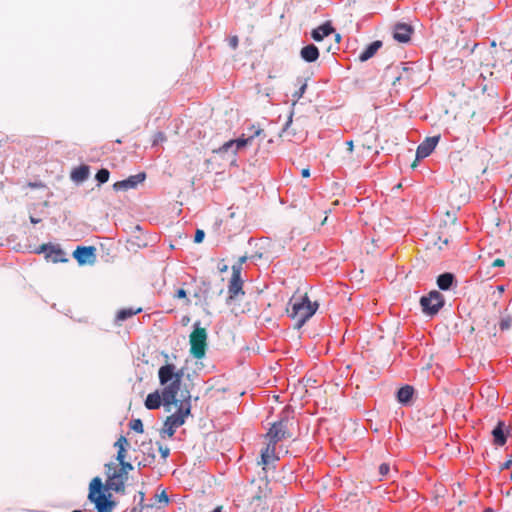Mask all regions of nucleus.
<instances>
[{
  "label": "nucleus",
  "instance_id": "29",
  "mask_svg": "<svg viewBox=\"0 0 512 512\" xmlns=\"http://www.w3.org/2000/svg\"><path fill=\"white\" fill-rule=\"evenodd\" d=\"M129 426H130V429H132L133 431H135L137 433L144 432L143 423L140 419H133L132 421H130Z\"/></svg>",
  "mask_w": 512,
  "mask_h": 512
},
{
  "label": "nucleus",
  "instance_id": "1",
  "mask_svg": "<svg viewBox=\"0 0 512 512\" xmlns=\"http://www.w3.org/2000/svg\"><path fill=\"white\" fill-rule=\"evenodd\" d=\"M183 369H177L172 363H166L158 370V378L163 386L162 398L166 406L190 403V391L182 384Z\"/></svg>",
  "mask_w": 512,
  "mask_h": 512
},
{
  "label": "nucleus",
  "instance_id": "5",
  "mask_svg": "<svg viewBox=\"0 0 512 512\" xmlns=\"http://www.w3.org/2000/svg\"><path fill=\"white\" fill-rule=\"evenodd\" d=\"M207 332L203 327H199L198 323L190 334V353L196 359H201L206 353Z\"/></svg>",
  "mask_w": 512,
  "mask_h": 512
},
{
  "label": "nucleus",
  "instance_id": "40",
  "mask_svg": "<svg viewBox=\"0 0 512 512\" xmlns=\"http://www.w3.org/2000/svg\"><path fill=\"white\" fill-rule=\"evenodd\" d=\"M512 467V454L510 455L509 459L501 464L500 469L505 470Z\"/></svg>",
  "mask_w": 512,
  "mask_h": 512
},
{
  "label": "nucleus",
  "instance_id": "37",
  "mask_svg": "<svg viewBox=\"0 0 512 512\" xmlns=\"http://www.w3.org/2000/svg\"><path fill=\"white\" fill-rule=\"evenodd\" d=\"M205 233L203 230L198 229L196 230L195 236H194V242L195 243H201L204 239Z\"/></svg>",
  "mask_w": 512,
  "mask_h": 512
},
{
  "label": "nucleus",
  "instance_id": "21",
  "mask_svg": "<svg viewBox=\"0 0 512 512\" xmlns=\"http://www.w3.org/2000/svg\"><path fill=\"white\" fill-rule=\"evenodd\" d=\"M162 401V393L159 394L158 391H155L147 395L145 406L149 410L158 409L161 406Z\"/></svg>",
  "mask_w": 512,
  "mask_h": 512
},
{
  "label": "nucleus",
  "instance_id": "28",
  "mask_svg": "<svg viewBox=\"0 0 512 512\" xmlns=\"http://www.w3.org/2000/svg\"><path fill=\"white\" fill-rule=\"evenodd\" d=\"M110 173L107 169L102 168L96 173V180L103 184L106 183L109 180Z\"/></svg>",
  "mask_w": 512,
  "mask_h": 512
},
{
  "label": "nucleus",
  "instance_id": "39",
  "mask_svg": "<svg viewBox=\"0 0 512 512\" xmlns=\"http://www.w3.org/2000/svg\"><path fill=\"white\" fill-rule=\"evenodd\" d=\"M239 39L237 36H231L229 38V45L232 49H236L238 47Z\"/></svg>",
  "mask_w": 512,
  "mask_h": 512
},
{
  "label": "nucleus",
  "instance_id": "20",
  "mask_svg": "<svg viewBox=\"0 0 512 512\" xmlns=\"http://www.w3.org/2000/svg\"><path fill=\"white\" fill-rule=\"evenodd\" d=\"M114 446L118 449L116 460L122 462L126 459L127 447H129V441L125 436H120L115 442Z\"/></svg>",
  "mask_w": 512,
  "mask_h": 512
},
{
  "label": "nucleus",
  "instance_id": "47",
  "mask_svg": "<svg viewBox=\"0 0 512 512\" xmlns=\"http://www.w3.org/2000/svg\"><path fill=\"white\" fill-rule=\"evenodd\" d=\"M30 221H31V223L36 224V223L40 222V219H37V218H34L33 216H31Z\"/></svg>",
  "mask_w": 512,
  "mask_h": 512
},
{
  "label": "nucleus",
  "instance_id": "24",
  "mask_svg": "<svg viewBox=\"0 0 512 512\" xmlns=\"http://www.w3.org/2000/svg\"><path fill=\"white\" fill-rule=\"evenodd\" d=\"M268 493H269L268 483L264 482V481H261L257 485V491L253 492V494L251 496V501L252 502H254V501H262L263 499L267 498Z\"/></svg>",
  "mask_w": 512,
  "mask_h": 512
},
{
  "label": "nucleus",
  "instance_id": "17",
  "mask_svg": "<svg viewBox=\"0 0 512 512\" xmlns=\"http://www.w3.org/2000/svg\"><path fill=\"white\" fill-rule=\"evenodd\" d=\"M382 47V42L379 41V40H376L374 42H372L371 44L368 45V47L362 51L358 58L361 62H365L367 60H369L370 58H372L376 52Z\"/></svg>",
  "mask_w": 512,
  "mask_h": 512
},
{
  "label": "nucleus",
  "instance_id": "53",
  "mask_svg": "<svg viewBox=\"0 0 512 512\" xmlns=\"http://www.w3.org/2000/svg\"><path fill=\"white\" fill-rule=\"evenodd\" d=\"M339 39H340V35H339V34H337V35H336V40H337V41H339Z\"/></svg>",
  "mask_w": 512,
  "mask_h": 512
},
{
  "label": "nucleus",
  "instance_id": "52",
  "mask_svg": "<svg viewBox=\"0 0 512 512\" xmlns=\"http://www.w3.org/2000/svg\"><path fill=\"white\" fill-rule=\"evenodd\" d=\"M412 168H415L416 167V161H414L411 165Z\"/></svg>",
  "mask_w": 512,
  "mask_h": 512
},
{
  "label": "nucleus",
  "instance_id": "31",
  "mask_svg": "<svg viewBox=\"0 0 512 512\" xmlns=\"http://www.w3.org/2000/svg\"><path fill=\"white\" fill-rule=\"evenodd\" d=\"M307 88V85L305 83H303L298 90H296L293 94H292V100H293V105L296 104V102L303 96V94L305 93V90Z\"/></svg>",
  "mask_w": 512,
  "mask_h": 512
},
{
  "label": "nucleus",
  "instance_id": "18",
  "mask_svg": "<svg viewBox=\"0 0 512 512\" xmlns=\"http://www.w3.org/2000/svg\"><path fill=\"white\" fill-rule=\"evenodd\" d=\"M334 32V28L329 22H326L312 31V38L315 41H321L324 37Z\"/></svg>",
  "mask_w": 512,
  "mask_h": 512
},
{
  "label": "nucleus",
  "instance_id": "45",
  "mask_svg": "<svg viewBox=\"0 0 512 512\" xmlns=\"http://www.w3.org/2000/svg\"><path fill=\"white\" fill-rule=\"evenodd\" d=\"M346 145H347L348 151L352 152L353 151V147H354L353 141H347Z\"/></svg>",
  "mask_w": 512,
  "mask_h": 512
},
{
  "label": "nucleus",
  "instance_id": "33",
  "mask_svg": "<svg viewBox=\"0 0 512 512\" xmlns=\"http://www.w3.org/2000/svg\"><path fill=\"white\" fill-rule=\"evenodd\" d=\"M174 298L184 299L186 305L190 304V300L187 298V293H186V290L184 288L177 289L176 292H175Z\"/></svg>",
  "mask_w": 512,
  "mask_h": 512
},
{
  "label": "nucleus",
  "instance_id": "35",
  "mask_svg": "<svg viewBox=\"0 0 512 512\" xmlns=\"http://www.w3.org/2000/svg\"><path fill=\"white\" fill-rule=\"evenodd\" d=\"M291 123H292V113L290 114L288 121L286 122L285 127L282 130V134L286 137L292 135V133L290 132Z\"/></svg>",
  "mask_w": 512,
  "mask_h": 512
},
{
  "label": "nucleus",
  "instance_id": "3",
  "mask_svg": "<svg viewBox=\"0 0 512 512\" xmlns=\"http://www.w3.org/2000/svg\"><path fill=\"white\" fill-rule=\"evenodd\" d=\"M118 463L120 467H117L114 463L105 464V474L107 477L105 488L117 493H124L128 473L132 471L134 467L130 462H127L126 459Z\"/></svg>",
  "mask_w": 512,
  "mask_h": 512
},
{
  "label": "nucleus",
  "instance_id": "13",
  "mask_svg": "<svg viewBox=\"0 0 512 512\" xmlns=\"http://www.w3.org/2000/svg\"><path fill=\"white\" fill-rule=\"evenodd\" d=\"M440 136L428 137L426 138L417 148L416 151V160L423 159L429 156L432 151L435 149Z\"/></svg>",
  "mask_w": 512,
  "mask_h": 512
},
{
  "label": "nucleus",
  "instance_id": "49",
  "mask_svg": "<svg viewBox=\"0 0 512 512\" xmlns=\"http://www.w3.org/2000/svg\"><path fill=\"white\" fill-rule=\"evenodd\" d=\"M497 289H498L499 293L504 292V287L503 286H498Z\"/></svg>",
  "mask_w": 512,
  "mask_h": 512
},
{
  "label": "nucleus",
  "instance_id": "48",
  "mask_svg": "<svg viewBox=\"0 0 512 512\" xmlns=\"http://www.w3.org/2000/svg\"><path fill=\"white\" fill-rule=\"evenodd\" d=\"M139 498H140V504H142V502L144 501V493L143 492H139Z\"/></svg>",
  "mask_w": 512,
  "mask_h": 512
},
{
  "label": "nucleus",
  "instance_id": "9",
  "mask_svg": "<svg viewBox=\"0 0 512 512\" xmlns=\"http://www.w3.org/2000/svg\"><path fill=\"white\" fill-rule=\"evenodd\" d=\"M73 257L79 265H92L96 261V248L94 246H78L74 252Z\"/></svg>",
  "mask_w": 512,
  "mask_h": 512
},
{
  "label": "nucleus",
  "instance_id": "2",
  "mask_svg": "<svg viewBox=\"0 0 512 512\" xmlns=\"http://www.w3.org/2000/svg\"><path fill=\"white\" fill-rule=\"evenodd\" d=\"M318 303L312 302L307 293L301 294L299 291L290 298L287 313L294 321L295 328H301L317 311Z\"/></svg>",
  "mask_w": 512,
  "mask_h": 512
},
{
  "label": "nucleus",
  "instance_id": "14",
  "mask_svg": "<svg viewBox=\"0 0 512 512\" xmlns=\"http://www.w3.org/2000/svg\"><path fill=\"white\" fill-rule=\"evenodd\" d=\"M276 444L268 441L266 447L261 451V459L258 462L264 468L269 464L278 460V456L276 455Z\"/></svg>",
  "mask_w": 512,
  "mask_h": 512
},
{
  "label": "nucleus",
  "instance_id": "51",
  "mask_svg": "<svg viewBox=\"0 0 512 512\" xmlns=\"http://www.w3.org/2000/svg\"><path fill=\"white\" fill-rule=\"evenodd\" d=\"M138 466H139V467H141V466L145 467V466H146V464H145V463H142V462H139V463H138Z\"/></svg>",
  "mask_w": 512,
  "mask_h": 512
},
{
  "label": "nucleus",
  "instance_id": "12",
  "mask_svg": "<svg viewBox=\"0 0 512 512\" xmlns=\"http://www.w3.org/2000/svg\"><path fill=\"white\" fill-rule=\"evenodd\" d=\"M146 179L144 172L132 175L125 180L114 183L113 189L115 191H127L129 189H135L140 183Z\"/></svg>",
  "mask_w": 512,
  "mask_h": 512
},
{
  "label": "nucleus",
  "instance_id": "23",
  "mask_svg": "<svg viewBox=\"0 0 512 512\" xmlns=\"http://www.w3.org/2000/svg\"><path fill=\"white\" fill-rule=\"evenodd\" d=\"M504 422L499 421L496 427L492 430L494 443L499 446H503L506 443V436L504 434Z\"/></svg>",
  "mask_w": 512,
  "mask_h": 512
},
{
  "label": "nucleus",
  "instance_id": "26",
  "mask_svg": "<svg viewBox=\"0 0 512 512\" xmlns=\"http://www.w3.org/2000/svg\"><path fill=\"white\" fill-rule=\"evenodd\" d=\"M454 280V275L451 273H444L438 276L437 285L441 290H448Z\"/></svg>",
  "mask_w": 512,
  "mask_h": 512
},
{
  "label": "nucleus",
  "instance_id": "34",
  "mask_svg": "<svg viewBox=\"0 0 512 512\" xmlns=\"http://www.w3.org/2000/svg\"><path fill=\"white\" fill-rule=\"evenodd\" d=\"M155 497L157 498V501L163 506H166L169 502L168 496L164 490L159 495H155Z\"/></svg>",
  "mask_w": 512,
  "mask_h": 512
},
{
  "label": "nucleus",
  "instance_id": "8",
  "mask_svg": "<svg viewBox=\"0 0 512 512\" xmlns=\"http://www.w3.org/2000/svg\"><path fill=\"white\" fill-rule=\"evenodd\" d=\"M250 131L251 132L248 134L247 137L242 136L236 140H230V141L225 142L221 147V151L227 152L233 146H235L236 149L239 150L247 145H250L252 143V141L254 140V138L259 137L262 134H264V131L261 128H256L255 126H252L250 128Z\"/></svg>",
  "mask_w": 512,
  "mask_h": 512
},
{
  "label": "nucleus",
  "instance_id": "30",
  "mask_svg": "<svg viewBox=\"0 0 512 512\" xmlns=\"http://www.w3.org/2000/svg\"><path fill=\"white\" fill-rule=\"evenodd\" d=\"M511 326H512V317L510 315L503 317L499 322V328L502 331L510 329Z\"/></svg>",
  "mask_w": 512,
  "mask_h": 512
},
{
  "label": "nucleus",
  "instance_id": "41",
  "mask_svg": "<svg viewBox=\"0 0 512 512\" xmlns=\"http://www.w3.org/2000/svg\"><path fill=\"white\" fill-rule=\"evenodd\" d=\"M51 245L50 244H42L37 250H36V253L40 254V253H47V251H49V247Z\"/></svg>",
  "mask_w": 512,
  "mask_h": 512
},
{
  "label": "nucleus",
  "instance_id": "43",
  "mask_svg": "<svg viewBox=\"0 0 512 512\" xmlns=\"http://www.w3.org/2000/svg\"><path fill=\"white\" fill-rule=\"evenodd\" d=\"M301 175H302V177H304V178L309 177V176H310V171H309V169H308V168H304V169H302V171H301Z\"/></svg>",
  "mask_w": 512,
  "mask_h": 512
},
{
  "label": "nucleus",
  "instance_id": "16",
  "mask_svg": "<svg viewBox=\"0 0 512 512\" xmlns=\"http://www.w3.org/2000/svg\"><path fill=\"white\" fill-rule=\"evenodd\" d=\"M46 259L52 263H65L68 261L66 253L59 247L52 245L46 253Z\"/></svg>",
  "mask_w": 512,
  "mask_h": 512
},
{
  "label": "nucleus",
  "instance_id": "42",
  "mask_svg": "<svg viewBox=\"0 0 512 512\" xmlns=\"http://www.w3.org/2000/svg\"><path fill=\"white\" fill-rule=\"evenodd\" d=\"M505 265V262L503 259L497 258L493 261L492 267H502Z\"/></svg>",
  "mask_w": 512,
  "mask_h": 512
},
{
  "label": "nucleus",
  "instance_id": "50",
  "mask_svg": "<svg viewBox=\"0 0 512 512\" xmlns=\"http://www.w3.org/2000/svg\"><path fill=\"white\" fill-rule=\"evenodd\" d=\"M483 512H495L492 508H486Z\"/></svg>",
  "mask_w": 512,
  "mask_h": 512
},
{
  "label": "nucleus",
  "instance_id": "4",
  "mask_svg": "<svg viewBox=\"0 0 512 512\" xmlns=\"http://www.w3.org/2000/svg\"><path fill=\"white\" fill-rule=\"evenodd\" d=\"M101 478L94 477L89 484L88 499L95 504L97 512H112L114 502L104 492Z\"/></svg>",
  "mask_w": 512,
  "mask_h": 512
},
{
  "label": "nucleus",
  "instance_id": "10",
  "mask_svg": "<svg viewBox=\"0 0 512 512\" xmlns=\"http://www.w3.org/2000/svg\"><path fill=\"white\" fill-rule=\"evenodd\" d=\"M191 403L178 404V409L175 413L166 418V425H172L176 429L185 423V418L190 415Z\"/></svg>",
  "mask_w": 512,
  "mask_h": 512
},
{
  "label": "nucleus",
  "instance_id": "32",
  "mask_svg": "<svg viewBox=\"0 0 512 512\" xmlns=\"http://www.w3.org/2000/svg\"><path fill=\"white\" fill-rule=\"evenodd\" d=\"M390 473V465L388 463H382L379 466V480H382L383 478L387 477Z\"/></svg>",
  "mask_w": 512,
  "mask_h": 512
},
{
  "label": "nucleus",
  "instance_id": "36",
  "mask_svg": "<svg viewBox=\"0 0 512 512\" xmlns=\"http://www.w3.org/2000/svg\"><path fill=\"white\" fill-rule=\"evenodd\" d=\"M158 450L163 459H166L169 456L170 449L167 446H163L162 444L158 443Z\"/></svg>",
  "mask_w": 512,
  "mask_h": 512
},
{
  "label": "nucleus",
  "instance_id": "46",
  "mask_svg": "<svg viewBox=\"0 0 512 512\" xmlns=\"http://www.w3.org/2000/svg\"><path fill=\"white\" fill-rule=\"evenodd\" d=\"M246 261V257H241L239 259V263L236 265V266H240V268L242 267V264Z\"/></svg>",
  "mask_w": 512,
  "mask_h": 512
},
{
  "label": "nucleus",
  "instance_id": "44",
  "mask_svg": "<svg viewBox=\"0 0 512 512\" xmlns=\"http://www.w3.org/2000/svg\"><path fill=\"white\" fill-rule=\"evenodd\" d=\"M438 239L439 241H442L444 245H447L449 242V238L447 236L443 237V235H440Z\"/></svg>",
  "mask_w": 512,
  "mask_h": 512
},
{
  "label": "nucleus",
  "instance_id": "22",
  "mask_svg": "<svg viewBox=\"0 0 512 512\" xmlns=\"http://www.w3.org/2000/svg\"><path fill=\"white\" fill-rule=\"evenodd\" d=\"M89 171L90 170L87 165H80L71 172V179L77 183H81L88 178Z\"/></svg>",
  "mask_w": 512,
  "mask_h": 512
},
{
  "label": "nucleus",
  "instance_id": "7",
  "mask_svg": "<svg viewBox=\"0 0 512 512\" xmlns=\"http://www.w3.org/2000/svg\"><path fill=\"white\" fill-rule=\"evenodd\" d=\"M288 420L280 419L272 424L268 432L265 434V438L274 444L278 442L291 438L292 434L289 432L288 428Z\"/></svg>",
  "mask_w": 512,
  "mask_h": 512
},
{
  "label": "nucleus",
  "instance_id": "38",
  "mask_svg": "<svg viewBox=\"0 0 512 512\" xmlns=\"http://www.w3.org/2000/svg\"><path fill=\"white\" fill-rule=\"evenodd\" d=\"M163 431L168 435V437H172L175 434L176 428L172 427V425H166L165 422Z\"/></svg>",
  "mask_w": 512,
  "mask_h": 512
},
{
  "label": "nucleus",
  "instance_id": "6",
  "mask_svg": "<svg viewBox=\"0 0 512 512\" xmlns=\"http://www.w3.org/2000/svg\"><path fill=\"white\" fill-rule=\"evenodd\" d=\"M420 305L425 314L435 315L444 305V297L440 292L434 290L421 297Z\"/></svg>",
  "mask_w": 512,
  "mask_h": 512
},
{
  "label": "nucleus",
  "instance_id": "27",
  "mask_svg": "<svg viewBox=\"0 0 512 512\" xmlns=\"http://www.w3.org/2000/svg\"><path fill=\"white\" fill-rule=\"evenodd\" d=\"M141 312V308H138V309H132V308H125V309H121L118 311L117 315H116V321L117 322H122L138 313Z\"/></svg>",
  "mask_w": 512,
  "mask_h": 512
},
{
  "label": "nucleus",
  "instance_id": "11",
  "mask_svg": "<svg viewBox=\"0 0 512 512\" xmlns=\"http://www.w3.org/2000/svg\"><path fill=\"white\" fill-rule=\"evenodd\" d=\"M229 299L236 298L239 294H244L243 281L240 277V266H232V276L228 286Z\"/></svg>",
  "mask_w": 512,
  "mask_h": 512
},
{
  "label": "nucleus",
  "instance_id": "15",
  "mask_svg": "<svg viewBox=\"0 0 512 512\" xmlns=\"http://www.w3.org/2000/svg\"><path fill=\"white\" fill-rule=\"evenodd\" d=\"M412 34V29L407 24H397L394 28L393 37L400 43H406L410 40Z\"/></svg>",
  "mask_w": 512,
  "mask_h": 512
},
{
  "label": "nucleus",
  "instance_id": "25",
  "mask_svg": "<svg viewBox=\"0 0 512 512\" xmlns=\"http://www.w3.org/2000/svg\"><path fill=\"white\" fill-rule=\"evenodd\" d=\"M414 394V389L412 386L406 385L400 388L397 392V399L402 404H407Z\"/></svg>",
  "mask_w": 512,
  "mask_h": 512
},
{
  "label": "nucleus",
  "instance_id": "19",
  "mask_svg": "<svg viewBox=\"0 0 512 512\" xmlns=\"http://www.w3.org/2000/svg\"><path fill=\"white\" fill-rule=\"evenodd\" d=\"M300 54H301L302 59L305 60L306 62H314L319 57L318 48L313 44H309V45L303 47L301 49Z\"/></svg>",
  "mask_w": 512,
  "mask_h": 512
},
{
  "label": "nucleus",
  "instance_id": "54",
  "mask_svg": "<svg viewBox=\"0 0 512 512\" xmlns=\"http://www.w3.org/2000/svg\"><path fill=\"white\" fill-rule=\"evenodd\" d=\"M72 512H81V511H80V510H74V511H72Z\"/></svg>",
  "mask_w": 512,
  "mask_h": 512
}]
</instances>
